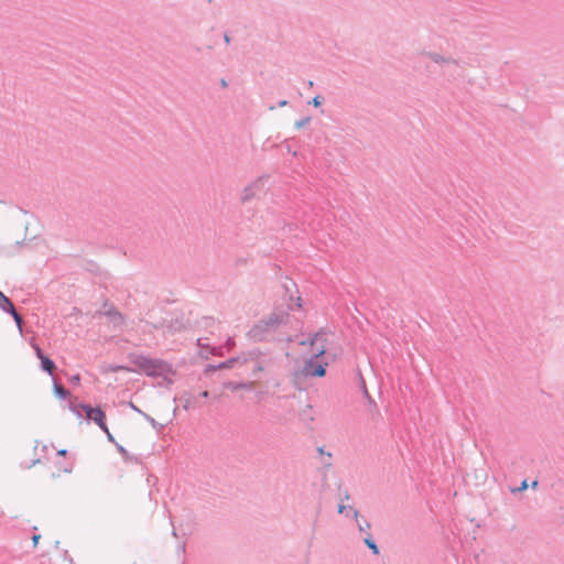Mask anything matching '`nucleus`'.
I'll list each match as a JSON object with an SVG mask.
<instances>
[{
    "mask_svg": "<svg viewBox=\"0 0 564 564\" xmlns=\"http://www.w3.org/2000/svg\"><path fill=\"white\" fill-rule=\"evenodd\" d=\"M288 314L280 312L271 313L267 318L259 321L248 332V336L253 341H264L276 330V328L286 323Z\"/></svg>",
    "mask_w": 564,
    "mask_h": 564,
    "instance_id": "obj_1",
    "label": "nucleus"
},
{
    "mask_svg": "<svg viewBox=\"0 0 564 564\" xmlns=\"http://www.w3.org/2000/svg\"><path fill=\"white\" fill-rule=\"evenodd\" d=\"M327 347L322 345L304 364L302 373L306 378H322L326 375L328 362L323 360L322 357L326 354Z\"/></svg>",
    "mask_w": 564,
    "mask_h": 564,
    "instance_id": "obj_2",
    "label": "nucleus"
},
{
    "mask_svg": "<svg viewBox=\"0 0 564 564\" xmlns=\"http://www.w3.org/2000/svg\"><path fill=\"white\" fill-rule=\"evenodd\" d=\"M132 362L148 377H158L170 370V366L158 358H150L143 355H137L133 357Z\"/></svg>",
    "mask_w": 564,
    "mask_h": 564,
    "instance_id": "obj_3",
    "label": "nucleus"
},
{
    "mask_svg": "<svg viewBox=\"0 0 564 564\" xmlns=\"http://www.w3.org/2000/svg\"><path fill=\"white\" fill-rule=\"evenodd\" d=\"M238 359H241V365L250 369L252 377H258V375L263 371L268 365L263 352L259 349L241 352L238 356Z\"/></svg>",
    "mask_w": 564,
    "mask_h": 564,
    "instance_id": "obj_4",
    "label": "nucleus"
},
{
    "mask_svg": "<svg viewBox=\"0 0 564 564\" xmlns=\"http://www.w3.org/2000/svg\"><path fill=\"white\" fill-rule=\"evenodd\" d=\"M267 182V176H260L250 184H248L241 193L240 200L246 204L251 199L256 198L257 195L263 192Z\"/></svg>",
    "mask_w": 564,
    "mask_h": 564,
    "instance_id": "obj_5",
    "label": "nucleus"
},
{
    "mask_svg": "<svg viewBox=\"0 0 564 564\" xmlns=\"http://www.w3.org/2000/svg\"><path fill=\"white\" fill-rule=\"evenodd\" d=\"M80 408L88 420L94 421L105 433H108L106 414L100 408H93L90 404L86 403H80Z\"/></svg>",
    "mask_w": 564,
    "mask_h": 564,
    "instance_id": "obj_6",
    "label": "nucleus"
},
{
    "mask_svg": "<svg viewBox=\"0 0 564 564\" xmlns=\"http://www.w3.org/2000/svg\"><path fill=\"white\" fill-rule=\"evenodd\" d=\"M325 341H326V334L323 330H321V332L310 335L307 340L300 341V345L303 346V345L308 344L312 348H315L314 352H316L317 349H321L322 345L326 346Z\"/></svg>",
    "mask_w": 564,
    "mask_h": 564,
    "instance_id": "obj_7",
    "label": "nucleus"
},
{
    "mask_svg": "<svg viewBox=\"0 0 564 564\" xmlns=\"http://www.w3.org/2000/svg\"><path fill=\"white\" fill-rule=\"evenodd\" d=\"M97 314H104L113 324L115 327L121 326L123 324V315L113 306H109L105 311H99Z\"/></svg>",
    "mask_w": 564,
    "mask_h": 564,
    "instance_id": "obj_8",
    "label": "nucleus"
},
{
    "mask_svg": "<svg viewBox=\"0 0 564 564\" xmlns=\"http://www.w3.org/2000/svg\"><path fill=\"white\" fill-rule=\"evenodd\" d=\"M41 369L48 373L50 376H53L54 370L56 369L55 362L47 356L41 359Z\"/></svg>",
    "mask_w": 564,
    "mask_h": 564,
    "instance_id": "obj_9",
    "label": "nucleus"
},
{
    "mask_svg": "<svg viewBox=\"0 0 564 564\" xmlns=\"http://www.w3.org/2000/svg\"><path fill=\"white\" fill-rule=\"evenodd\" d=\"M427 57L436 64H456V61L449 57H444L437 53H427Z\"/></svg>",
    "mask_w": 564,
    "mask_h": 564,
    "instance_id": "obj_10",
    "label": "nucleus"
},
{
    "mask_svg": "<svg viewBox=\"0 0 564 564\" xmlns=\"http://www.w3.org/2000/svg\"><path fill=\"white\" fill-rule=\"evenodd\" d=\"M0 308L6 313H11L15 310L11 300L0 291Z\"/></svg>",
    "mask_w": 564,
    "mask_h": 564,
    "instance_id": "obj_11",
    "label": "nucleus"
},
{
    "mask_svg": "<svg viewBox=\"0 0 564 564\" xmlns=\"http://www.w3.org/2000/svg\"><path fill=\"white\" fill-rule=\"evenodd\" d=\"M226 388L236 391L238 389L252 390L253 382H228Z\"/></svg>",
    "mask_w": 564,
    "mask_h": 564,
    "instance_id": "obj_12",
    "label": "nucleus"
},
{
    "mask_svg": "<svg viewBox=\"0 0 564 564\" xmlns=\"http://www.w3.org/2000/svg\"><path fill=\"white\" fill-rule=\"evenodd\" d=\"M53 383V390L57 398L66 399L70 395L69 391L65 389L62 384L57 383L55 379Z\"/></svg>",
    "mask_w": 564,
    "mask_h": 564,
    "instance_id": "obj_13",
    "label": "nucleus"
},
{
    "mask_svg": "<svg viewBox=\"0 0 564 564\" xmlns=\"http://www.w3.org/2000/svg\"><path fill=\"white\" fill-rule=\"evenodd\" d=\"M364 543L369 547V550H371V552L375 555H379V553H380L379 547H378L377 543L375 542V540L372 539L370 533H367V535L364 538Z\"/></svg>",
    "mask_w": 564,
    "mask_h": 564,
    "instance_id": "obj_14",
    "label": "nucleus"
},
{
    "mask_svg": "<svg viewBox=\"0 0 564 564\" xmlns=\"http://www.w3.org/2000/svg\"><path fill=\"white\" fill-rule=\"evenodd\" d=\"M180 401L183 402V409L188 410L189 408L194 406V403L192 402V397L188 392H184L180 397Z\"/></svg>",
    "mask_w": 564,
    "mask_h": 564,
    "instance_id": "obj_15",
    "label": "nucleus"
},
{
    "mask_svg": "<svg viewBox=\"0 0 564 564\" xmlns=\"http://www.w3.org/2000/svg\"><path fill=\"white\" fill-rule=\"evenodd\" d=\"M21 246H22L21 242L17 241L13 246H11L9 248H4L2 251V254L7 256V257L14 256L15 252L21 248Z\"/></svg>",
    "mask_w": 564,
    "mask_h": 564,
    "instance_id": "obj_16",
    "label": "nucleus"
},
{
    "mask_svg": "<svg viewBox=\"0 0 564 564\" xmlns=\"http://www.w3.org/2000/svg\"><path fill=\"white\" fill-rule=\"evenodd\" d=\"M357 527H358V530L360 533H365L367 535V533H369L368 531L370 530L371 528V524L369 521L367 520H362V521H357Z\"/></svg>",
    "mask_w": 564,
    "mask_h": 564,
    "instance_id": "obj_17",
    "label": "nucleus"
},
{
    "mask_svg": "<svg viewBox=\"0 0 564 564\" xmlns=\"http://www.w3.org/2000/svg\"><path fill=\"white\" fill-rule=\"evenodd\" d=\"M9 314L13 317V319H14L17 326L19 327L20 332H22V324H23L22 316L17 312V310L12 311Z\"/></svg>",
    "mask_w": 564,
    "mask_h": 564,
    "instance_id": "obj_18",
    "label": "nucleus"
},
{
    "mask_svg": "<svg viewBox=\"0 0 564 564\" xmlns=\"http://www.w3.org/2000/svg\"><path fill=\"white\" fill-rule=\"evenodd\" d=\"M235 362H240V364H241V359H238V357H237V358H231V359H229V360H227V361H224V362L219 364V365L217 366V368H219V369H223V368H230V367H232V365H234Z\"/></svg>",
    "mask_w": 564,
    "mask_h": 564,
    "instance_id": "obj_19",
    "label": "nucleus"
},
{
    "mask_svg": "<svg viewBox=\"0 0 564 564\" xmlns=\"http://www.w3.org/2000/svg\"><path fill=\"white\" fill-rule=\"evenodd\" d=\"M346 517H351L356 521L359 519V511L355 509L354 507L349 506L347 512L345 513Z\"/></svg>",
    "mask_w": 564,
    "mask_h": 564,
    "instance_id": "obj_20",
    "label": "nucleus"
},
{
    "mask_svg": "<svg viewBox=\"0 0 564 564\" xmlns=\"http://www.w3.org/2000/svg\"><path fill=\"white\" fill-rule=\"evenodd\" d=\"M142 416L154 427V429H161L162 424H159L152 416H150L147 413H142Z\"/></svg>",
    "mask_w": 564,
    "mask_h": 564,
    "instance_id": "obj_21",
    "label": "nucleus"
},
{
    "mask_svg": "<svg viewBox=\"0 0 564 564\" xmlns=\"http://www.w3.org/2000/svg\"><path fill=\"white\" fill-rule=\"evenodd\" d=\"M69 410L77 416H82L80 410L83 409L80 408V403L74 404L73 402H69Z\"/></svg>",
    "mask_w": 564,
    "mask_h": 564,
    "instance_id": "obj_22",
    "label": "nucleus"
},
{
    "mask_svg": "<svg viewBox=\"0 0 564 564\" xmlns=\"http://www.w3.org/2000/svg\"><path fill=\"white\" fill-rule=\"evenodd\" d=\"M31 346L33 347L35 355L40 360L46 356V355H44V352L42 351V349L40 348V346L37 344L32 343Z\"/></svg>",
    "mask_w": 564,
    "mask_h": 564,
    "instance_id": "obj_23",
    "label": "nucleus"
},
{
    "mask_svg": "<svg viewBox=\"0 0 564 564\" xmlns=\"http://www.w3.org/2000/svg\"><path fill=\"white\" fill-rule=\"evenodd\" d=\"M311 121V118L310 117H305V118H302L301 120L296 121L295 122V127L297 129H301L303 127H305L306 124H308Z\"/></svg>",
    "mask_w": 564,
    "mask_h": 564,
    "instance_id": "obj_24",
    "label": "nucleus"
},
{
    "mask_svg": "<svg viewBox=\"0 0 564 564\" xmlns=\"http://www.w3.org/2000/svg\"><path fill=\"white\" fill-rule=\"evenodd\" d=\"M323 102V97L321 96H315L312 101H310L311 105H313L314 107H319Z\"/></svg>",
    "mask_w": 564,
    "mask_h": 564,
    "instance_id": "obj_25",
    "label": "nucleus"
},
{
    "mask_svg": "<svg viewBox=\"0 0 564 564\" xmlns=\"http://www.w3.org/2000/svg\"><path fill=\"white\" fill-rule=\"evenodd\" d=\"M70 383L73 384H79L80 382V376L78 373L74 375L69 379Z\"/></svg>",
    "mask_w": 564,
    "mask_h": 564,
    "instance_id": "obj_26",
    "label": "nucleus"
},
{
    "mask_svg": "<svg viewBox=\"0 0 564 564\" xmlns=\"http://www.w3.org/2000/svg\"><path fill=\"white\" fill-rule=\"evenodd\" d=\"M347 510H348V507H347V506H345V505H343V503H339V505H338V513H341V514H343V513H346V512H347Z\"/></svg>",
    "mask_w": 564,
    "mask_h": 564,
    "instance_id": "obj_27",
    "label": "nucleus"
},
{
    "mask_svg": "<svg viewBox=\"0 0 564 564\" xmlns=\"http://www.w3.org/2000/svg\"><path fill=\"white\" fill-rule=\"evenodd\" d=\"M40 539H41L40 534H33V536H32L33 547H36Z\"/></svg>",
    "mask_w": 564,
    "mask_h": 564,
    "instance_id": "obj_28",
    "label": "nucleus"
},
{
    "mask_svg": "<svg viewBox=\"0 0 564 564\" xmlns=\"http://www.w3.org/2000/svg\"><path fill=\"white\" fill-rule=\"evenodd\" d=\"M130 408L135 411L137 413L141 414L144 413L143 411H141L137 405H134L132 402H130Z\"/></svg>",
    "mask_w": 564,
    "mask_h": 564,
    "instance_id": "obj_29",
    "label": "nucleus"
},
{
    "mask_svg": "<svg viewBox=\"0 0 564 564\" xmlns=\"http://www.w3.org/2000/svg\"><path fill=\"white\" fill-rule=\"evenodd\" d=\"M527 487H528L527 480H523L521 482V486L517 489V491H522V490L527 489Z\"/></svg>",
    "mask_w": 564,
    "mask_h": 564,
    "instance_id": "obj_30",
    "label": "nucleus"
},
{
    "mask_svg": "<svg viewBox=\"0 0 564 564\" xmlns=\"http://www.w3.org/2000/svg\"><path fill=\"white\" fill-rule=\"evenodd\" d=\"M234 345H235V340L232 338H228L227 341H226V346L228 348H231Z\"/></svg>",
    "mask_w": 564,
    "mask_h": 564,
    "instance_id": "obj_31",
    "label": "nucleus"
},
{
    "mask_svg": "<svg viewBox=\"0 0 564 564\" xmlns=\"http://www.w3.org/2000/svg\"><path fill=\"white\" fill-rule=\"evenodd\" d=\"M220 86H221L223 88H226V87L228 86L227 80H226V79H224V78H221V79H220Z\"/></svg>",
    "mask_w": 564,
    "mask_h": 564,
    "instance_id": "obj_32",
    "label": "nucleus"
},
{
    "mask_svg": "<svg viewBox=\"0 0 564 564\" xmlns=\"http://www.w3.org/2000/svg\"><path fill=\"white\" fill-rule=\"evenodd\" d=\"M117 448H118V451H119L121 454H126V453H127V451H126V448H124L123 446L118 445V446H117Z\"/></svg>",
    "mask_w": 564,
    "mask_h": 564,
    "instance_id": "obj_33",
    "label": "nucleus"
},
{
    "mask_svg": "<svg viewBox=\"0 0 564 564\" xmlns=\"http://www.w3.org/2000/svg\"><path fill=\"white\" fill-rule=\"evenodd\" d=\"M106 434H107V437H108V440H109L110 442H115V438H113V436L111 435V433H110L109 431H108V433H106Z\"/></svg>",
    "mask_w": 564,
    "mask_h": 564,
    "instance_id": "obj_34",
    "label": "nucleus"
},
{
    "mask_svg": "<svg viewBox=\"0 0 564 564\" xmlns=\"http://www.w3.org/2000/svg\"><path fill=\"white\" fill-rule=\"evenodd\" d=\"M208 395H209V392L207 390H205L200 393V397H203V398H208Z\"/></svg>",
    "mask_w": 564,
    "mask_h": 564,
    "instance_id": "obj_35",
    "label": "nucleus"
},
{
    "mask_svg": "<svg viewBox=\"0 0 564 564\" xmlns=\"http://www.w3.org/2000/svg\"><path fill=\"white\" fill-rule=\"evenodd\" d=\"M66 453H67L66 449H61V451L57 452V454L61 455V456H65Z\"/></svg>",
    "mask_w": 564,
    "mask_h": 564,
    "instance_id": "obj_36",
    "label": "nucleus"
},
{
    "mask_svg": "<svg viewBox=\"0 0 564 564\" xmlns=\"http://www.w3.org/2000/svg\"><path fill=\"white\" fill-rule=\"evenodd\" d=\"M286 104H288V101H286V100H281V101L279 102V106H280V107H283V106H285Z\"/></svg>",
    "mask_w": 564,
    "mask_h": 564,
    "instance_id": "obj_37",
    "label": "nucleus"
},
{
    "mask_svg": "<svg viewBox=\"0 0 564 564\" xmlns=\"http://www.w3.org/2000/svg\"><path fill=\"white\" fill-rule=\"evenodd\" d=\"M229 41H230V40H229V36L226 34V35H225V42H226V43H229Z\"/></svg>",
    "mask_w": 564,
    "mask_h": 564,
    "instance_id": "obj_38",
    "label": "nucleus"
},
{
    "mask_svg": "<svg viewBox=\"0 0 564 564\" xmlns=\"http://www.w3.org/2000/svg\"><path fill=\"white\" fill-rule=\"evenodd\" d=\"M344 499L348 500L349 499V494L348 492H345V497Z\"/></svg>",
    "mask_w": 564,
    "mask_h": 564,
    "instance_id": "obj_39",
    "label": "nucleus"
},
{
    "mask_svg": "<svg viewBox=\"0 0 564 564\" xmlns=\"http://www.w3.org/2000/svg\"><path fill=\"white\" fill-rule=\"evenodd\" d=\"M536 486H538V481L535 480L532 482V487H536Z\"/></svg>",
    "mask_w": 564,
    "mask_h": 564,
    "instance_id": "obj_40",
    "label": "nucleus"
},
{
    "mask_svg": "<svg viewBox=\"0 0 564 564\" xmlns=\"http://www.w3.org/2000/svg\"><path fill=\"white\" fill-rule=\"evenodd\" d=\"M308 87H313V82L312 80L308 82Z\"/></svg>",
    "mask_w": 564,
    "mask_h": 564,
    "instance_id": "obj_41",
    "label": "nucleus"
}]
</instances>
